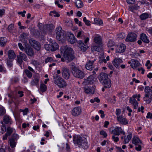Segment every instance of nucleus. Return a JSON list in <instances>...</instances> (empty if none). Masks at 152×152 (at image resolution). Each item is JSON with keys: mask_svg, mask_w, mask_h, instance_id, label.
Segmentation results:
<instances>
[{"mask_svg": "<svg viewBox=\"0 0 152 152\" xmlns=\"http://www.w3.org/2000/svg\"><path fill=\"white\" fill-rule=\"evenodd\" d=\"M100 82L104 86L105 88H109L111 87V83L107 74L101 73L99 77Z\"/></svg>", "mask_w": 152, "mask_h": 152, "instance_id": "nucleus-4", "label": "nucleus"}, {"mask_svg": "<svg viewBox=\"0 0 152 152\" xmlns=\"http://www.w3.org/2000/svg\"><path fill=\"white\" fill-rule=\"evenodd\" d=\"M118 122L120 124L123 125H126L128 123L126 117L123 115H121L120 116L117 117Z\"/></svg>", "mask_w": 152, "mask_h": 152, "instance_id": "nucleus-13", "label": "nucleus"}, {"mask_svg": "<svg viewBox=\"0 0 152 152\" xmlns=\"http://www.w3.org/2000/svg\"><path fill=\"white\" fill-rule=\"evenodd\" d=\"M50 45V50L53 51H55L58 49V45L55 41H52Z\"/></svg>", "mask_w": 152, "mask_h": 152, "instance_id": "nucleus-23", "label": "nucleus"}, {"mask_svg": "<svg viewBox=\"0 0 152 152\" xmlns=\"http://www.w3.org/2000/svg\"><path fill=\"white\" fill-rule=\"evenodd\" d=\"M112 138L114 141L115 142H117L119 140V138L118 137H116L114 135L113 136Z\"/></svg>", "mask_w": 152, "mask_h": 152, "instance_id": "nucleus-59", "label": "nucleus"}, {"mask_svg": "<svg viewBox=\"0 0 152 152\" xmlns=\"http://www.w3.org/2000/svg\"><path fill=\"white\" fill-rule=\"evenodd\" d=\"M47 89V86L44 84H41L40 85V90L42 92L45 91Z\"/></svg>", "mask_w": 152, "mask_h": 152, "instance_id": "nucleus-40", "label": "nucleus"}, {"mask_svg": "<svg viewBox=\"0 0 152 152\" xmlns=\"http://www.w3.org/2000/svg\"><path fill=\"white\" fill-rule=\"evenodd\" d=\"M20 37L21 41L26 44L27 40V34L23 33L20 35Z\"/></svg>", "mask_w": 152, "mask_h": 152, "instance_id": "nucleus-32", "label": "nucleus"}, {"mask_svg": "<svg viewBox=\"0 0 152 152\" xmlns=\"http://www.w3.org/2000/svg\"><path fill=\"white\" fill-rule=\"evenodd\" d=\"M73 142L79 147L84 149L87 148L89 146L86 138L81 137L79 135H75L73 137Z\"/></svg>", "mask_w": 152, "mask_h": 152, "instance_id": "nucleus-1", "label": "nucleus"}, {"mask_svg": "<svg viewBox=\"0 0 152 152\" xmlns=\"http://www.w3.org/2000/svg\"><path fill=\"white\" fill-rule=\"evenodd\" d=\"M146 118H152V113H151L150 112H148L147 114Z\"/></svg>", "mask_w": 152, "mask_h": 152, "instance_id": "nucleus-64", "label": "nucleus"}, {"mask_svg": "<svg viewBox=\"0 0 152 152\" xmlns=\"http://www.w3.org/2000/svg\"><path fill=\"white\" fill-rule=\"evenodd\" d=\"M13 128L10 127H8L7 129V133H6L10 136L13 132Z\"/></svg>", "mask_w": 152, "mask_h": 152, "instance_id": "nucleus-41", "label": "nucleus"}, {"mask_svg": "<svg viewBox=\"0 0 152 152\" xmlns=\"http://www.w3.org/2000/svg\"><path fill=\"white\" fill-rule=\"evenodd\" d=\"M131 61L132 63L130 66L133 69H136L137 67L139 66L140 65L139 62L137 60L133 59H132Z\"/></svg>", "mask_w": 152, "mask_h": 152, "instance_id": "nucleus-26", "label": "nucleus"}, {"mask_svg": "<svg viewBox=\"0 0 152 152\" xmlns=\"http://www.w3.org/2000/svg\"><path fill=\"white\" fill-rule=\"evenodd\" d=\"M84 88L85 92L87 94H93L95 91V88L93 87H84Z\"/></svg>", "mask_w": 152, "mask_h": 152, "instance_id": "nucleus-20", "label": "nucleus"}, {"mask_svg": "<svg viewBox=\"0 0 152 152\" xmlns=\"http://www.w3.org/2000/svg\"><path fill=\"white\" fill-rule=\"evenodd\" d=\"M102 39L100 37H96L94 39L95 42L99 46L102 45Z\"/></svg>", "mask_w": 152, "mask_h": 152, "instance_id": "nucleus-34", "label": "nucleus"}, {"mask_svg": "<svg viewBox=\"0 0 152 152\" xmlns=\"http://www.w3.org/2000/svg\"><path fill=\"white\" fill-rule=\"evenodd\" d=\"M61 73L63 77L66 79L69 78L70 72L69 69L66 67H63L61 69Z\"/></svg>", "mask_w": 152, "mask_h": 152, "instance_id": "nucleus-12", "label": "nucleus"}, {"mask_svg": "<svg viewBox=\"0 0 152 152\" xmlns=\"http://www.w3.org/2000/svg\"><path fill=\"white\" fill-rule=\"evenodd\" d=\"M12 59H7V64L9 67H11L12 66L13 64L12 63Z\"/></svg>", "mask_w": 152, "mask_h": 152, "instance_id": "nucleus-47", "label": "nucleus"}, {"mask_svg": "<svg viewBox=\"0 0 152 152\" xmlns=\"http://www.w3.org/2000/svg\"><path fill=\"white\" fill-rule=\"evenodd\" d=\"M132 141V143L135 145H137L140 143H142L141 141L138 137L135 136L133 137Z\"/></svg>", "mask_w": 152, "mask_h": 152, "instance_id": "nucleus-30", "label": "nucleus"}, {"mask_svg": "<svg viewBox=\"0 0 152 152\" xmlns=\"http://www.w3.org/2000/svg\"><path fill=\"white\" fill-rule=\"evenodd\" d=\"M32 63L35 66H38L39 65V63L37 61L35 60L32 61Z\"/></svg>", "mask_w": 152, "mask_h": 152, "instance_id": "nucleus-62", "label": "nucleus"}, {"mask_svg": "<svg viewBox=\"0 0 152 152\" xmlns=\"http://www.w3.org/2000/svg\"><path fill=\"white\" fill-rule=\"evenodd\" d=\"M100 134L101 135H103L104 137H106L107 135V133L104 131L103 130H102L100 131Z\"/></svg>", "mask_w": 152, "mask_h": 152, "instance_id": "nucleus-56", "label": "nucleus"}, {"mask_svg": "<svg viewBox=\"0 0 152 152\" xmlns=\"http://www.w3.org/2000/svg\"><path fill=\"white\" fill-rule=\"evenodd\" d=\"M107 44L108 47H111L114 46L115 45V43L113 40H110L109 41Z\"/></svg>", "mask_w": 152, "mask_h": 152, "instance_id": "nucleus-50", "label": "nucleus"}, {"mask_svg": "<svg viewBox=\"0 0 152 152\" xmlns=\"http://www.w3.org/2000/svg\"><path fill=\"white\" fill-rule=\"evenodd\" d=\"M25 51L28 56H32L34 55L33 50L31 47H27Z\"/></svg>", "mask_w": 152, "mask_h": 152, "instance_id": "nucleus-21", "label": "nucleus"}, {"mask_svg": "<svg viewBox=\"0 0 152 152\" xmlns=\"http://www.w3.org/2000/svg\"><path fill=\"white\" fill-rule=\"evenodd\" d=\"M8 56L10 59H13L15 57V55L13 50H10L8 52Z\"/></svg>", "mask_w": 152, "mask_h": 152, "instance_id": "nucleus-29", "label": "nucleus"}, {"mask_svg": "<svg viewBox=\"0 0 152 152\" xmlns=\"http://www.w3.org/2000/svg\"><path fill=\"white\" fill-rule=\"evenodd\" d=\"M75 4L76 7L78 8H80L83 6V3L82 1L80 0H77L75 2Z\"/></svg>", "mask_w": 152, "mask_h": 152, "instance_id": "nucleus-37", "label": "nucleus"}, {"mask_svg": "<svg viewBox=\"0 0 152 152\" xmlns=\"http://www.w3.org/2000/svg\"><path fill=\"white\" fill-rule=\"evenodd\" d=\"M140 17L142 20H145L148 18L149 15L148 13H145L142 14Z\"/></svg>", "mask_w": 152, "mask_h": 152, "instance_id": "nucleus-38", "label": "nucleus"}, {"mask_svg": "<svg viewBox=\"0 0 152 152\" xmlns=\"http://www.w3.org/2000/svg\"><path fill=\"white\" fill-rule=\"evenodd\" d=\"M74 53L72 48L69 47L65 48L63 54L64 58H61V61L63 62L66 61L67 63L70 62L75 58Z\"/></svg>", "mask_w": 152, "mask_h": 152, "instance_id": "nucleus-2", "label": "nucleus"}, {"mask_svg": "<svg viewBox=\"0 0 152 152\" xmlns=\"http://www.w3.org/2000/svg\"><path fill=\"white\" fill-rule=\"evenodd\" d=\"M24 72L28 77L31 78L32 77V74L28 70H25Z\"/></svg>", "mask_w": 152, "mask_h": 152, "instance_id": "nucleus-44", "label": "nucleus"}, {"mask_svg": "<svg viewBox=\"0 0 152 152\" xmlns=\"http://www.w3.org/2000/svg\"><path fill=\"white\" fill-rule=\"evenodd\" d=\"M17 62L20 65L22 64L23 60L26 61L28 59L27 57L24 53L20 52L19 54L17 56Z\"/></svg>", "mask_w": 152, "mask_h": 152, "instance_id": "nucleus-10", "label": "nucleus"}, {"mask_svg": "<svg viewBox=\"0 0 152 152\" xmlns=\"http://www.w3.org/2000/svg\"><path fill=\"white\" fill-rule=\"evenodd\" d=\"M123 62L122 60L120 58H115L113 61V65L116 68H118L120 64Z\"/></svg>", "mask_w": 152, "mask_h": 152, "instance_id": "nucleus-18", "label": "nucleus"}, {"mask_svg": "<svg viewBox=\"0 0 152 152\" xmlns=\"http://www.w3.org/2000/svg\"><path fill=\"white\" fill-rule=\"evenodd\" d=\"M21 111L23 112V115H26L27 114V113L28 112V109L27 108H26L24 110H22Z\"/></svg>", "mask_w": 152, "mask_h": 152, "instance_id": "nucleus-57", "label": "nucleus"}, {"mask_svg": "<svg viewBox=\"0 0 152 152\" xmlns=\"http://www.w3.org/2000/svg\"><path fill=\"white\" fill-rule=\"evenodd\" d=\"M67 37L68 41L71 44H73L76 42L77 41L74 35L70 33H67L66 34Z\"/></svg>", "mask_w": 152, "mask_h": 152, "instance_id": "nucleus-14", "label": "nucleus"}, {"mask_svg": "<svg viewBox=\"0 0 152 152\" xmlns=\"http://www.w3.org/2000/svg\"><path fill=\"white\" fill-rule=\"evenodd\" d=\"M53 83L60 88H64L67 86L65 80L58 75L53 76Z\"/></svg>", "mask_w": 152, "mask_h": 152, "instance_id": "nucleus-5", "label": "nucleus"}, {"mask_svg": "<svg viewBox=\"0 0 152 152\" xmlns=\"http://www.w3.org/2000/svg\"><path fill=\"white\" fill-rule=\"evenodd\" d=\"M44 48H45L47 50H50V44H45L44 45Z\"/></svg>", "mask_w": 152, "mask_h": 152, "instance_id": "nucleus-55", "label": "nucleus"}, {"mask_svg": "<svg viewBox=\"0 0 152 152\" xmlns=\"http://www.w3.org/2000/svg\"><path fill=\"white\" fill-rule=\"evenodd\" d=\"M19 136L18 134H13L12 136V138L10 139H13L15 141H17V140L19 138Z\"/></svg>", "mask_w": 152, "mask_h": 152, "instance_id": "nucleus-46", "label": "nucleus"}, {"mask_svg": "<svg viewBox=\"0 0 152 152\" xmlns=\"http://www.w3.org/2000/svg\"><path fill=\"white\" fill-rule=\"evenodd\" d=\"M14 27V25L13 24H11L8 27V30L10 33L13 32V30Z\"/></svg>", "mask_w": 152, "mask_h": 152, "instance_id": "nucleus-45", "label": "nucleus"}, {"mask_svg": "<svg viewBox=\"0 0 152 152\" xmlns=\"http://www.w3.org/2000/svg\"><path fill=\"white\" fill-rule=\"evenodd\" d=\"M144 91V95L152 96V90L149 86L145 87Z\"/></svg>", "mask_w": 152, "mask_h": 152, "instance_id": "nucleus-27", "label": "nucleus"}, {"mask_svg": "<svg viewBox=\"0 0 152 152\" xmlns=\"http://www.w3.org/2000/svg\"><path fill=\"white\" fill-rule=\"evenodd\" d=\"M39 24H38L39 28L43 32L44 34H45L47 33L48 31L51 32L52 31L54 28L55 26L54 25L52 24H46L43 26V28L40 27L39 26Z\"/></svg>", "mask_w": 152, "mask_h": 152, "instance_id": "nucleus-7", "label": "nucleus"}, {"mask_svg": "<svg viewBox=\"0 0 152 152\" xmlns=\"http://www.w3.org/2000/svg\"><path fill=\"white\" fill-rule=\"evenodd\" d=\"M26 13V11L25 10L23 11V12H19L18 13L19 15H21L22 17H24L25 16V14Z\"/></svg>", "mask_w": 152, "mask_h": 152, "instance_id": "nucleus-61", "label": "nucleus"}, {"mask_svg": "<svg viewBox=\"0 0 152 152\" xmlns=\"http://www.w3.org/2000/svg\"><path fill=\"white\" fill-rule=\"evenodd\" d=\"M57 31L56 33V36L57 39L59 40H65L66 38V34H64V31L62 30L61 27H58L56 28Z\"/></svg>", "mask_w": 152, "mask_h": 152, "instance_id": "nucleus-6", "label": "nucleus"}, {"mask_svg": "<svg viewBox=\"0 0 152 152\" xmlns=\"http://www.w3.org/2000/svg\"><path fill=\"white\" fill-rule=\"evenodd\" d=\"M135 149L137 151H140L141 150V146L140 145H138L135 148Z\"/></svg>", "mask_w": 152, "mask_h": 152, "instance_id": "nucleus-63", "label": "nucleus"}, {"mask_svg": "<svg viewBox=\"0 0 152 152\" xmlns=\"http://www.w3.org/2000/svg\"><path fill=\"white\" fill-rule=\"evenodd\" d=\"M39 82V77L37 76H35L31 80V84L32 86H37L38 85Z\"/></svg>", "mask_w": 152, "mask_h": 152, "instance_id": "nucleus-28", "label": "nucleus"}, {"mask_svg": "<svg viewBox=\"0 0 152 152\" xmlns=\"http://www.w3.org/2000/svg\"><path fill=\"white\" fill-rule=\"evenodd\" d=\"M125 34L124 33H121L118 34V37L120 39H122L125 38Z\"/></svg>", "mask_w": 152, "mask_h": 152, "instance_id": "nucleus-53", "label": "nucleus"}, {"mask_svg": "<svg viewBox=\"0 0 152 152\" xmlns=\"http://www.w3.org/2000/svg\"><path fill=\"white\" fill-rule=\"evenodd\" d=\"M109 131L111 133L114 134V135L119 136L121 134H122L124 135H125V132L120 127H115L113 130L110 129H109Z\"/></svg>", "mask_w": 152, "mask_h": 152, "instance_id": "nucleus-8", "label": "nucleus"}, {"mask_svg": "<svg viewBox=\"0 0 152 152\" xmlns=\"http://www.w3.org/2000/svg\"><path fill=\"white\" fill-rule=\"evenodd\" d=\"M81 108L80 107L74 108L72 110V114L74 116H77L79 115L81 113Z\"/></svg>", "mask_w": 152, "mask_h": 152, "instance_id": "nucleus-16", "label": "nucleus"}, {"mask_svg": "<svg viewBox=\"0 0 152 152\" xmlns=\"http://www.w3.org/2000/svg\"><path fill=\"white\" fill-rule=\"evenodd\" d=\"M126 49L125 45L123 43H121L120 45L118 46L116 51L118 53H123L125 51Z\"/></svg>", "mask_w": 152, "mask_h": 152, "instance_id": "nucleus-19", "label": "nucleus"}, {"mask_svg": "<svg viewBox=\"0 0 152 152\" xmlns=\"http://www.w3.org/2000/svg\"><path fill=\"white\" fill-rule=\"evenodd\" d=\"M65 25L68 26H72V21L66 20L65 22Z\"/></svg>", "mask_w": 152, "mask_h": 152, "instance_id": "nucleus-48", "label": "nucleus"}, {"mask_svg": "<svg viewBox=\"0 0 152 152\" xmlns=\"http://www.w3.org/2000/svg\"><path fill=\"white\" fill-rule=\"evenodd\" d=\"M29 42L30 44L34 48L37 50H39L41 46L38 42L35 40L33 39H30L29 40Z\"/></svg>", "mask_w": 152, "mask_h": 152, "instance_id": "nucleus-15", "label": "nucleus"}, {"mask_svg": "<svg viewBox=\"0 0 152 152\" xmlns=\"http://www.w3.org/2000/svg\"><path fill=\"white\" fill-rule=\"evenodd\" d=\"M8 143L11 148L12 149H14L16 147L17 141H15L13 139H10L9 140Z\"/></svg>", "mask_w": 152, "mask_h": 152, "instance_id": "nucleus-31", "label": "nucleus"}, {"mask_svg": "<svg viewBox=\"0 0 152 152\" xmlns=\"http://www.w3.org/2000/svg\"><path fill=\"white\" fill-rule=\"evenodd\" d=\"M5 110L4 108L0 107V116L4 115L5 113Z\"/></svg>", "mask_w": 152, "mask_h": 152, "instance_id": "nucleus-51", "label": "nucleus"}, {"mask_svg": "<svg viewBox=\"0 0 152 152\" xmlns=\"http://www.w3.org/2000/svg\"><path fill=\"white\" fill-rule=\"evenodd\" d=\"M121 113V110L120 109L117 108L116 109L115 112V114L116 115H117V117L120 116V115H120Z\"/></svg>", "mask_w": 152, "mask_h": 152, "instance_id": "nucleus-49", "label": "nucleus"}, {"mask_svg": "<svg viewBox=\"0 0 152 152\" xmlns=\"http://www.w3.org/2000/svg\"><path fill=\"white\" fill-rule=\"evenodd\" d=\"M89 39L88 37L86 38L85 40V43L81 40L78 41V46L81 50L83 51H85L88 48L87 43Z\"/></svg>", "mask_w": 152, "mask_h": 152, "instance_id": "nucleus-9", "label": "nucleus"}, {"mask_svg": "<svg viewBox=\"0 0 152 152\" xmlns=\"http://www.w3.org/2000/svg\"><path fill=\"white\" fill-rule=\"evenodd\" d=\"M143 99L146 103L149 104L151 102L152 100V96L144 95Z\"/></svg>", "mask_w": 152, "mask_h": 152, "instance_id": "nucleus-33", "label": "nucleus"}, {"mask_svg": "<svg viewBox=\"0 0 152 152\" xmlns=\"http://www.w3.org/2000/svg\"><path fill=\"white\" fill-rule=\"evenodd\" d=\"M53 61V58L51 57H47L45 60V63H47L48 62H52Z\"/></svg>", "mask_w": 152, "mask_h": 152, "instance_id": "nucleus-43", "label": "nucleus"}, {"mask_svg": "<svg viewBox=\"0 0 152 152\" xmlns=\"http://www.w3.org/2000/svg\"><path fill=\"white\" fill-rule=\"evenodd\" d=\"M137 37L136 34L133 32H131L128 34L125 39L126 42H134L136 41Z\"/></svg>", "mask_w": 152, "mask_h": 152, "instance_id": "nucleus-11", "label": "nucleus"}, {"mask_svg": "<svg viewBox=\"0 0 152 152\" xmlns=\"http://www.w3.org/2000/svg\"><path fill=\"white\" fill-rule=\"evenodd\" d=\"M132 137V134H128L126 137L125 136L123 140L124 143V144L127 143L129 141L131 140Z\"/></svg>", "mask_w": 152, "mask_h": 152, "instance_id": "nucleus-35", "label": "nucleus"}, {"mask_svg": "<svg viewBox=\"0 0 152 152\" xmlns=\"http://www.w3.org/2000/svg\"><path fill=\"white\" fill-rule=\"evenodd\" d=\"M94 62V61H89L86 64V69L89 70H91L94 68L93 66Z\"/></svg>", "mask_w": 152, "mask_h": 152, "instance_id": "nucleus-25", "label": "nucleus"}, {"mask_svg": "<svg viewBox=\"0 0 152 152\" xmlns=\"http://www.w3.org/2000/svg\"><path fill=\"white\" fill-rule=\"evenodd\" d=\"M139 7L136 6H130L129 8V10L132 12L134 10H137L139 8Z\"/></svg>", "mask_w": 152, "mask_h": 152, "instance_id": "nucleus-42", "label": "nucleus"}, {"mask_svg": "<svg viewBox=\"0 0 152 152\" xmlns=\"http://www.w3.org/2000/svg\"><path fill=\"white\" fill-rule=\"evenodd\" d=\"M93 77L92 76H90L88 77L87 79V81L88 83H90L92 81Z\"/></svg>", "mask_w": 152, "mask_h": 152, "instance_id": "nucleus-58", "label": "nucleus"}, {"mask_svg": "<svg viewBox=\"0 0 152 152\" xmlns=\"http://www.w3.org/2000/svg\"><path fill=\"white\" fill-rule=\"evenodd\" d=\"M1 123L8 125L11 124H12L11 118L9 116L5 115L3 117V121H1Z\"/></svg>", "mask_w": 152, "mask_h": 152, "instance_id": "nucleus-17", "label": "nucleus"}, {"mask_svg": "<svg viewBox=\"0 0 152 152\" xmlns=\"http://www.w3.org/2000/svg\"><path fill=\"white\" fill-rule=\"evenodd\" d=\"M99 48L96 46H93L91 47L92 52L98 51Z\"/></svg>", "mask_w": 152, "mask_h": 152, "instance_id": "nucleus-52", "label": "nucleus"}, {"mask_svg": "<svg viewBox=\"0 0 152 152\" xmlns=\"http://www.w3.org/2000/svg\"><path fill=\"white\" fill-rule=\"evenodd\" d=\"M94 24L101 25L102 24V21L99 18H96L94 19Z\"/></svg>", "mask_w": 152, "mask_h": 152, "instance_id": "nucleus-39", "label": "nucleus"}, {"mask_svg": "<svg viewBox=\"0 0 152 152\" xmlns=\"http://www.w3.org/2000/svg\"><path fill=\"white\" fill-rule=\"evenodd\" d=\"M2 124V125L1 126V130H2V131L4 132H5L6 130V127L4 125V124Z\"/></svg>", "mask_w": 152, "mask_h": 152, "instance_id": "nucleus-60", "label": "nucleus"}, {"mask_svg": "<svg viewBox=\"0 0 152 152\" xmlns=\"http://www.w3.org/2000/svg\"><path fill=\"white\" fill-rule=\"evenodd\" d=\"M129 102L133 104L134 109H137L138 106V103L135 98L131 97L129 98Z\"/></svg>", "mask_w": 152, "mask_h": 152, "instance_id": "nucleus-22", "label": "nucleus"}, {"mask_svg": "<svg viewBox=\"0 0 152 152\" xmlns=\"http://www.w3.org/2000/svg\"><path fill=\"white\" fill-rule=\"evenodd\" d=\"M6 38L4 37H0V44L1 46H4L7 42Z\"/></svg>", "mask_w": 152, "mask_h": 152, "instance_id": "nucleus-36", "label": "nucleus"}, {"mask_svg": "<svg viewBox=\"0 0 152 152\" xmlns=\"http://www.w3.org/2000/svg\"><path fill=\"white\" fill-rule=\"evenodd\" d=\"M140 39L144 42L146 43H148L150 42V41L148 38V37L144 33H142L141 34L140 36Z\"/></svg>", "mask_w": 152, "mask_h": 152, "instance_id": "nucleus-24", "label": "nucleus"}, {"mask_svg": "<svg viewBox=\"0 0 152 152\" xmlns=\"http://www.w3.org/2000/svg\"><path fill=\"white\" fill-rule=\"evenodd\" d=\"M73 76L77 78L83 79L85 76L84 72L80 69L75 66L74 63H71L69 64Z\"/></svg>", "mask_w": 152, "mask_h": 152, "instance_id": "nucleus-3", "label": "nucleus"}, {"mask_svg": "<svg viewBox=\"0 0 152 152\" xmlns=\"http://www.w3.org/2000/svg\"><path fill=\"white\" fill-rule=\"evenodd\" d=\"M83 20L87 26H89L91 25L90 23V21L87 20L86 17H85L83 18Z\"/></svg>", "mask_w": 152, "mask_h": 152, "instance_id": "nucleus-54", "label": "nucleus"}]
</instances>
